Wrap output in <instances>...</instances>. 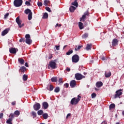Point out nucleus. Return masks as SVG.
I'll use <instances>...</instances> for the list:
<instances>
[{
    "label": "nucleus",
    "instance_id": "obj_1",
    "mask_svg": "<svg viewBox=\"0 0 124 124\" xmlns=\"http://www.w3.org/2000/svg\"><path fill=\"white\" fill-rule=\"evenodd\" d=\"M81 96H79V95L78 96L77 98L76 97L73 98L71 100V104H72V105H76V104H78V102L80 101V99H81Z\"/></svg>",
    "mask_w": 124,
    "mask_h": 124
},
{
    "label": "nucleus",
    "instance_id": "obj_2",
    "mask_svg": "<svg viewBox=\"0 0 124 124\" xmlns=\"http://www.w3.org/2000/svg\"><path fill=\"white\" fill-rule=\"evenodd\" d=\"M24 13L27 15H28V20L29 21H31V19H32V12H31V10L30 9H27L24 11Z\"/></svg>",
    "mask_w": 124,
    "mask_h": 124
},
{
    "label": "nucleus",
    "instance_id": "obj_3",
    "mask_svg": "<svg viewBox=\"0 0 124 124\" xmlns=\"http://www.w3.org/2000/svg\"><path fill=\"white\" fill-rule=\"evenodd\" d=\"M23 4V0H15L14 5L15 7H20Z\"/></svg>",
    "mask_w": 124,
    "mask_h": 124
},
{
    "label": "nucleus",
    "instance_id": "obj_4",
    "mask_svg": "<svg viewBox=\"0 0 124 124\" xmlns=\"http://www.w3.org/2000/svg\"><path fill=\"white\" fill-rule=\"evenodd\" d=\"M79 60L80 58L79 57V55L77 54L74 55L72 57V62H74L75 63H77V62H79Z\"/></svg>",
    "mask_w": 124,
    "mask_h": 124
},
{
    "label": "nucleus",
    "instance_id": "obj_5",
    "mask_svg": "<svg viewBox=\"0 0 124 124\" xmlns=\"http://www.w3.org/2000/svg\"><path fill=\"white\" fill-rule=\"evenodd\" d=\"M49 65L52 69H55V68L57 67L56 60L50 61L49 63Z\"/></svg>",
    "mask_w": 124,
    "mask_h": 124
},
{
    "label": "nucleus",
    "instance_id": "obj_6",
    "mask_svg": "<svg viewBox=\"0 0 124 124\" xmlns=\"http://www.w3.org/2000/svg\"><path fill=\"white\" fill-rule=\"evenodd\" d=\"M122 89H120L116 92V94L115 95L114 98H117L119 97L120 98V96L123 94V92H122Z\"/></svg>",
    "mask_w": 124,
    "mask_h": 124
},
{
    "label": "nucleus",
    "instance_id": "obj_7",
    "mask_svg": "<svg viewBox=\"0 0 124 124\" xmlns=\"http://www.w3.org/2000/svg\"><path fill=\"white\" fill-rule=\"evenodd\" d=\"M16 21L17 24L18 25L19 28H22V27H24V23L22 24V21L20 20V19L19 18V16H18L16 18Z\"/></svg>",
    "mask_w": 124,
    "mask_h": 124
},
{
    "label": "nucleus",
    "instance_id": "obj_8",
    "mask_svg": "<svg viewBox=\"0 0 124 124\" xmlns=\"http://www.w3.org/2000/svg\"><path fill=\"white\" fill-rule=\"evenodd\" d=\"M40 104L37 103L33 105V109L35 111H38L40 109Z\"/></svg>",
    "mask_w": 124,
    "mask_h": 124
},
{
    "label": "nucleus",
    "instance_id": "obj_9",
    "mask_svg": "<svg viewBox=\"0 0 124 124\" xmlns=\"http://www.w3.org/2000/svg\"><path fill=\"white\" fill-rule=\"evenodd\" d=\"M75 77L77 80H81L83 78V76L80 74L77 73L75 75Z\"/></svg>",
    "mask_w": 124,
    "mask_h": 124
},
{
    "label": "nucleus",
    "instance_id": "obj_10",
    "mask_svg": "<svg viewBox=\"0 0 124 124\" xmlns=\"http://www.w3.org/2000/svg\"><path fill=\"white\" fill-rule=\"evenodd\" d=\"M70 86L71 88H74L76 86V81L73 80L70 83Z\"/></svg>",
    "mask_w": 124,
    "mask_h": 124
},
{
    "label": "nucleus",
    "instance_id": "obj_11",
    "mask_svg": "<svg viewBox=\"0 0 124 124\" xmlns=\"http://www.w3.org/2000/svg\"><path fill=\"white\" fill-rule=\"evenodd\" d=\"M43 107H44V109H47L48 107H49V104L48 103L44 102L43 103Z\"/></svg>",
    "mask_w": 124,
    "mask_h": 124
},
{
    "label": "nucleus",
    "instance_id": "obj_12",
    "mask_svg": "<svg viewBox=\"0 0 124 124\" xmlns=\"http://www.w3.org/2000/svg\"><path fill=\"white\" fill-rule=\"evenodd\" d=\"M8 31H9V30L8 29H5L4 31H3L1 32V35L2 36H4L6 34H7L8 33Z\"/></svg>",
    "mask_w": 124,
    "mask_h": 124
},
{
    "label": "nucleus",
    "instance_id": "obj_13",
    "mask_svg": "<svg viewBox=\"0 0 124 124\" xmlns=\"http://www.w3.org/2000/svg\"><path fill=\"white\" fill-rule=\"evenodd\" d=\"M9 52L11 54H16V49L15 48H11L9 49Z\"/></svg>",
    "mask_w": 124,
    "mask_h": 124
},
{
    "label": "nucleus",
    "instance_id": "obj_14",
    "mask_svg": "<svg viewBox=\"0 0 124 124\" xmlns=\"http://www.w3.org/2000/svg\"><path fill=\"white\" fill-rule=\"evenodd\" d=\"M25 42L27 44H28V45H31L32 43V41L31 39H26Z\"/></svg>",
    "mask_w": 124,
    "mask_h": 124
},
{
    "label": "nucleus",
    "instance_id": "obj_15",
    "mask_svg": "<svg viewBox=\"0 0 124 124\" xmlns=\"http://www.w3.org/2000/svg\"><path fill=\"white\" fill-rule=\"evenodd\" d=\"M102 86H103V83H102V82L99 81V82H97L96 83V86L97 88H100V87H102Z\"/></svg>",
    "mask_w": 124,
    "mask_h": 124
},
{
    "label": "nucleus",
    "instance_id": "obj_16",
    "mask_svg": "<svg viewBox=\"0 0 124 124\" xmlns=\"http://www.w3.org/2000/svg\"><path fill=\"white\" fill-rule=\"evenodd\" d=\"M118 44V40L117 39H114L112 40V46H116Z\"/></svg>",
    "mask_w": 124,
    "mask_h": 124
},
{
    "label": "nucleus",
    "instance_id": "obj_17",
    "mask_svg": "<svg viewBox=\"0 0 124 124\" xmlns=\"http://www.w3.org/2000/svg\"><path fill=\"white\" fill-rule=\"evenodd\" d=\"M76 9V7H75L73 6H70L69 10L71 12H74V11H75Z\"/></svg>",
    "mask_w": 124,
    "mask_h": 124
},
{
    "label": "nucleus",
    "instance_id": "obj_18",
    "mask_svg": "<svg viewBox=\"0 0 124 124\" xmlns=\"http://www.w3.org/2000/svg\"><path fill=\"white\" fill-rule=\"evenodd\" d=\"M78 26L80 30H83V29H84V25L83 24V23L81 22H78Z\"/></svg>",
    "mask_w": 124,
    "mask_h": 124
},
{
    "label": "nucleus",
    "instance_id": "obj_19",
    "mask_svg": "<svg viewBox=\"0 0 124 124\" xmlns=\"http://www.w3.org/2000/svg\"><path fill=\"white\" fill-rule=\"evenodd\" d=\"M105 75L106 78H108V77H110V76H111V72H109L108 73L107 72H106L105 73Z\"/></svg>",
    "mask_w": 124,
    "mask_h": 124
},
{
    "label": "nucleus",
    "instance_id": "obj_20",
    "mask_svg": "<svg viewBox=\"0 0 124 124\" xmlns=\"http://www.w3.org/2000/svg\"><path fill=\"white\" fill-rule=\"evenodd\" d=\"M71 4L76 7H78V2H77V0H75L74 2H72Z\"/></svg>",
    "mask_w": 124,
    "mask_h": 124
},
{
    "label": "nucleus",
    "instance_id": "obj_21",
    "mask_svg": "<svg viewBox=\"0 0 124 124\" xmlns=\"http://www.w3.org/2000/svg\"><path fill=\"white\" fill-rule=\"evenodd\" d=\"M92 47V44H88L86 46V50L87 51H89V50H91V48Z\"/></svg>",
    "mask_w": 124,
    "mask_h": 124
},
{
    "label": "nucleus",
    "instance_id": "obj_22",
    "mask_svg": "<svg viewBox=\"0 0 124 124\" xmlns=\"http://www.w3.org/2000/svg\"><path fill=\"white\" fill-rule=\"evenodd\" d=\"M14 117H15L14 113H11L9 116L10 119L12 120V121H13V119H14Z\"/></svg>",
    "mask_w": 124,
    "mask_h": 124
},
{
    "label": "nucleus",
    "instance_id": "obj_23",
    "mask_svg": "<svg viewBox=\"0 0 124 124\" xmlns=\"http://www.w3.org/2000/svg\"><path fill=\"white\" fill-rule=\"evenodd\" d=\"M26 69H27V68H26L25 66H22L20 67V70H21V72H22V73H24V72H25V71H26Z\"/></svg>",
    "mask_w": 124,
    "mask_h": 124
},
{
    "label": "nucleus",
    "instance_id": "obj_24",
    "mask_svg": "<svg viewBox=\"0 0 124 124\" xmlns=\"http://www.w3.org/2000/svg\"><path fill=\"white\" fill-rule=\"evenodd\" d=\"M43 117L44 119H45V120H46L48 119V117H49V116L48 115L47 113H44L43 114Z\"/></svg>",
    "mask_w": 124,
    "mask_h": 124
},
{
    "label": "nucleus",
    "instance_id": "obj_25",
    "mask_svg": "<svg viewBox=\"0 0 124 124\" xmlns=\"http://www.w3.org/2000/svg\"><path fill=\"white\" fill-rule=\"evenodd\" d=\"M14 115H16V116L18 117L20 115V111H19V110H16L14 112Z\"/></svg>",
    "mask_w": 124,
    "mask_h": 124
},
{
    "label": "nucleus",
    "instance_id": "obj_26",
    "mask_svg": "<svg viewBox=\"0 0 124 124\" xmlns=\"http://www.w3.org/2000/svg\"><path fill=\"white\" fill-rule=\"evenodd\" d=\"M86 17H87L86 16H85L83 15L80 18V22H84V21H85V19Z\"/></svg>",
    "mask_w": 124,
    "mask_h": 124
},
{
    "label": "nucleus",
    "instance_id": "obj_27",
    "mask_svg": "<svg viewBox=\"0 0 124 124\" xmlns=\"http://www.w3.org/2000/svg\"><path fill=\"white\" fill-rule=\"evenodd\" d=\"M46 89L48 91H53V90H54V87L52 85H50L49 89V88H48V87H47Z\"/></svg>",
    "mask_w": 124,
    "mask_h": 124
},
{
    "label": "nucleus",
    "instance_id": "obj_28",
    "mask_svg": "<svg viewBox=\"0 0 124 124\" xmlns=\"http://www.w3.org/2000/svg\"><path fill=\"white\" fill-rule=\"evenodd\" d=\"M27 80H28V76L24 74L23 76V81H27Z\"/></svg>",
    "mask_w": 124,
    "mask_h": 124
},
{
    "label": "nucleus",
    "instance_id": "obj_29",
    "mask_svg": "<svg viewBox=\"0 0 124 124\" xmlns=\"http://www.w3.org/2000/svg\"><path fill=\"white\" fill-rule=\"evenodd\" d=\"M42 18L43 19H47L48 18V14L47 13H45Z\"/></svg>",
    "mask_w": 124,
    "mask_h": 124
},
{
    "label": "nucleus",
    "instance_id": "obj_30",
    "mask_svg": "<svg viewBox=\"0 0 124 124\" xmlns=\"http://www.w3.org/2000/svg\"><path fill=\"white\" fill-rule=\"evenodd\" d=\"M89 36V34L88 33H85L82 35V38H87Z\"/></svg>",
    "mask_w": 124,
    "mask_h": 124
},
{
    "label": "nucleus",
    "instance_id": "obj_31",
    "mask_svg": "<svg viewBox=\"0 0 124 124\" xmlns=\"http://www.w3.org/2000/svg\"><path fill=\"white\" fill-rule=\"evenodd\" d=\"M6 124H12V119H8L6 121Z\"/></svg>",
    "mask_w": 124,
    "mask_h": 124
},
{
    "label": "nucleus",
    "instance_id": "obj_32",
    "mask_svg": "<svg viewBox=\"0 0 124 124\" xmlns=\"http://www.w3.org/2000/svg\"><path fill=\"white\" fill-rule=\"evenodd\" d=\"M72 53H73V50H69V51L66 53V55H67V56H69V55H71V54H72Z\"/></svg>",
    "mask_w": 124,
    "mask_h": 124
},
{
    "label": "nucleus",
    "instance_id": "obj_33",
    "mask_svg": "<svg viewBox=\"0 0 124 124\" xmlns=\"http://www.w3.org/2000/svg\"><path fill=\"white\" fill-rule=\"evenodd\" d=\"M37 114L39 116H41V115L43 114V110H38L37 112Z\"/></svg>",
    "mask_w": 124,
    "mask_h": 124
},
{
    "label": "nucleus",
    "instance_id": "obj_34",
    "mask_svg": "<svg viewBox=\"0 0 124 124\" xmlns=\"http://www.w3.org/2000/svg\"><path fill=\"white\" fill-rule=\"evenodd\" d=\"M18 62H20V63H21V64H24V63H25V60H24V59H18Z\"/></svg>",
    "mask_w": 124,
    "mask_h": 124
},
{
    "label": "nucleus",
    "instance_id": "obj_35",
    "mask_svg": "<svg viewBox=\"0 0 124 124\" xmlns=\"http://www.w3.org/2000/svg\"><path fill=\"white\" fill-rule=\"evenodd\" d=\"M115 107V106L114 104H111V105H109V109H114Z\"/></svg>",
    "mask_w": 124,
    "mask_h": 124
},
{
    "label": "nucleus",
    "instance_id": "obj_36",
    "mask_svg": "<svg viewBox=\"0 0 124 124\" xmlns=\"http://www.w3.org/2000/svg\"><path fill=\"white\" fill-rule=\"evenodd\" d=\"M57 79H58V78H57V77H54V78H51L52 82H57Z\"/></svg>",
    "mask_w": 124,
    "mask_h": 124
},
{
    "label": "nucleus",
    "instance_id": "obj_37",
    "mask_svg": "<svg viewBox=\"0 0 124 124\" xmlns=\"http://www.w3.org/2000/svg\"><path fill=\"white\" fill-rule=\"evenodd\" d=\"M55 93H59L60 92V87H56L54 90Z\"/></svg>",
    "mask_w": 124,
    "mask_h": 124
},
{
    "label": "nucleus",
    "instance_id": "obj_38",
    "mask_svg": "<svg viewBox=\"0 0 124 124\" xmlns=\"http://www.w3.org/2000/svg\"><path fill=\"white\" fill-rule=\"evenodd\" d=\"M31 114H32V116H33L34 119V118H36V113L35 112L32 111Z\"/></svg>",
    "mask_w": 124,
    "mask_h": 124
},
{
    "label": "nucleus",
    "instance_id": "obj_39",
    "mask_svg": "<svg viewBox=\"0 0 124 124\" xmlns=\"http://www.w3.org/2000/svg\"><path fill=\"white\" fill-rule=\"evenodd\" d=\"M31 1H26L25 2V4L26 5H27V6H31Z\"/></svg>",
    "mask_w": 124,
    "mask_h": 124
},
{
    "label": "nucleus",
    "instance_id": "obj_40",
    "mask_svg": "<svg viewBox=\"0 0 124 124\" xmlns=\"http://www.w3.org/2000/svg\"><path fill=\"white\" fill-rule=\"evenodd\" d=\"M25 38L26 39H31V35L30 34H27L25 35Z\"/></svg>",
    "mask_w": 124,
    "mask_h": 124
},
{
    "label": "nucleus",
    "instance_id": "obj_41",
    "mask_svg": "<svg viewBox=\"0 0 124 124\" xmlns=\"http://www.w3.org/2000/svg\"><path fill=\"white\" fill-rule=\"evenodd\" d=\"M44 5H45L46 6H47V5H48V0H44Z\"/></svg>",
    "mask_w": 124,
    "mask_h": 124
},
{
    "label": "nucleus",
    "instance_id": "obj_42",
    "mask_svg": "<svg viewBox=\"0 0 124 124\" xmlns=\"http://www.w3.org/2000/svg\"><path fill=\"white\" fill-rule=\"evenodd\" d=\"M46 9L48 12H52V11H51V9H50V8H49V7H46Z\"/></svg>",
    "mask_w": 124,
    "mask_h": 124
},
{
    "label": "nucleus",
    "instance_id": "obj_43",
    "mask_svg": "<svg viewBox=\"0 0 124 124\" xmlns=\"http://www.w3.org/2000/svg\"><path fill=\"white\" fill-rule=\"evenodd\" d=\"M82 46H79L78 48H75V51H78V50H80V48H81Z\"/></svg>",
    "mask_w": 124,
    "mask_h": 124
},
{
    "label": "nucleus",
    "instance_id": "obj_44",
    "mask_svg": "<svg viewBox=\"0 0 124 124\" xmlns=\"http://www.w3.org/2000/svg\"><path fill=\"white\" fill-rule=\"evenodd\" d=\"M91 96L92 98H94V97L96 96V94H95V93H93L92 94Z\"/></svg>",
    "mask_w": 124,
    "mask_h": 124
},
{
    "label": "nucleus",
    "instance_id": "obj_45",
    "mask_svg": "<svg viewBox=\"0 0 124 124\" xmlns=\"http://www.w3.org/2000/svg\"><path fill=\"white\" fill-rule=\"evenodd\" d=\"M25 41H26L25 38H22L19 40V42H25Z\"/></svg>",
    "mask_w": 124,
    "mask_h": 124
},
{
    "label": "nucleus",
    "instance_id": "obj_46",
    "mask_svg": "<svg viewBox=\"0 0 124 124\" xmlns=\"http://www.w3.org/2000/svg\"><path fill=\"white\" fill-rule=\"evenodd\" d=\"M38 6L40 7L43 5L42 2H38L37 3Z\"/></svg>",
    "mask_w": 124,
    "mask_h": 124
},
{
    "label": "nucleus",
    "instance_id": "obj_47",
    "mask_svg": "<svg viewBox=\"0 0 124 124\" xmlns=\"http://www.w3.org/2000/svg\"><path fill=\"white\" fill-rule=\"evenodd\" d=\"M59 82L60 83V84H62V78H59Z\"/></svg>",
    "mask_w": 124,
    "mask_h": 124
},
{
    "label": "nucleus",
    "instance_id": "obj_48",
    "mask_svg": "<svg viewBox=\"0 0 124 124\" xmlns=\"http://www.w3.org/2000/svg\"><path fill=\"white\" fill-rule=\"evenodd\" d=\"M55 48L57 51H59V50H60V46H55Z\"/></svg>",
    "mask_w": 124,
    "mask_h": 124
},
{
    "label": "nucleus",
    "instance_id": "obj_49",
    "mask_svg": "<svg viewBox=\"0 0 124 124\" xmlns=\"http://www.w3.org/2000/svg\"><path fill=\"white\" fill-rule=\"evenodd\" d=\"M9 16V13H6L5 15H4V18H7V16Z\"/></svg>",
    "mask_w": 124,
    "mask_h": 124
},
{
    "label": "nucleus",
    "instance_id": "obj_50",
    "mask_svg": "<svg viewBox=\"0 0 124 124\" xmlns=\"http://www.w3.org/2000/svg\"><path fill=\"white\" fill-rule=\"evenodd\" d=\"M89 15V13L88 12H86L85 13H84L83 16H85L86 17V16H88Z\"/></svg>",
    "mask_w": 124,
    "mask_h": 124
},
{
    "label": "nucleus",
    "instance_id": "obj_51",
    "mask_svg": "<svg viewBox=\"0 0 124 124\" xmlns=\"http://www.w3.org/2000/svg\"><path fill=\"white\" fill-rule=\"evenodd\" d=\"M59 27V28H60V27H62V25L61 24H59V23H57L56 26H55V27Z\"/></svg>",
    "mask_w": 124,
    "mask_h": 124
},
{
    "label": "nucleus",
    "instance_id": "obj_52",
    "mask_svg": "<svg viewBox=\"0 0 124 124\" xmlns=\"http://www.w3.org/2000/svg\"><path fill=\"white\" fill-rule=\"evenodd\" d=\"M64 87H65V88H68L69 86V84H68V83H65L64 84Z\"/></svg>",
    "mask_w": 124,
    "mask_h": 124
},
{
    "label": "nucleus",
    "instance_id": "obj_53",
    "mask_svg": "<svg viewBox=\"0 0 124 124\" xmlns=\"http://www.w3.org/2000/svg\"><path fill=\"white\" fill-rule=\"evenodd\" d=\"M3 118V114L2 113H0V119Z\"/></svg>",
    "mask_w": 124,
    "mask_h": 124
},
{
    "label": "nucleus",
    "instance_id": "obj_54",
    "mask_svg": "<svg viewBox=\"0 0 124 124\" xmlns=\"http://www.w3.org/2000/svg\"><path fill=\"white\" fill-rule=\"evenodd\" d=\"M66 70L69 72V71H70V68L67 67Z\"/></svg>",
    "mask_w": 124,
    "mask_h": 124
},
{
    "label": "nucleus",
    "instance_id": "obj_55",
    "mask_svg": "<svg viewBox=\"0 0 124 124\" xmlns=\"http://www.w3.org/2000/svg\"><path fill=\"white\" fill-rule=\"evenodd\" d=\"M16 104V101H14L12 102V105H15Z\"/></svg>",
    "mask_w": 124,
    "mask_h": 124
},
{
    "label": "nucleus",
    "instance_id": "obj_56",
    "mask_svg": "<svg viewBox=\"0 0 124 124\" xmlns=\"http://www.w3.org/2000/svg\"><path fill=\"white\" fill-rule=\"evenodd\" d=\"M101 60L102 61H105V60H106V59H105V57H102V58H101Z\"/></svg>",
    "mask_w": 124,
    "mask_h": 124
},
{
    "label": "nucleus",
    "instance_id": "obj_57",
    "mask_svg": "<svg viewBox=\"0 0 124 124\" xmlns=\"http://www.w3.org/2000/svg\"><path fill=\"white\" fill-rule=\"evenodd\" d=\"M70 113H68L67 116H66V118L67 119V118H68V117H70Z\"/></svg>",
    "mask_w": 124,
    "mask_h": 124
},
{
    "label": "nucleus",
    "instance_id": "obj_58",
    "mask_svg": "<svg viewBox=\"0 0 124 124\" xmlns=\"http://www.w3.org/2000/svg\"><path fill=\"white\" fill-rule=\"evenodd\" d=\"M25 66H26V67H29V65L28 64V63L27 62H26L25 63Z\"/></svg>",
    "mask_w": 124,
    "mask_h": 124
},
{
    "label": "nucleus",
    "instance_id": "obj_59",
    "mask_svg": "<svg viewBox=\"0 0 124 124\" xmlns=\"http://www.w3.org/2000/svg\"><path fill=\"white\" fill-rule=\"evenodd\" d=\"M102 124H107V122L106 121H104L102 123Z\"/></svg>",
    "mask_w": 124,
    "mask_h": 124
},
{
    "label": "nucleus",
    "instance_id": "obj_60",
    "mask_svg": "<svg viewBox=\"0 0 124 124\" xmlns=\"http://www.w3.org/2000/svg\"><path fill=\"white\" fill-rule=\"evenodd\" d=\"M67 46V45H65V46H64L63 47V49H64V48Z\"/></svg>",
    "mask_w": 124,
    "mask_h": 124
},
{
    "label": "nucleus",
    "instance_id": "obj_61",
    "mask_svg": "<svg viewBox=\"0 0 124 124\" xmlns=\"http://www.w3.org/2000/svg\"><path fill=\"white\" fill-rule=\"evenodd\" d=\"M90 62H92V63H93V60L90 61Z\"/></svg>",
    "mask_w": 124,
    "mask_h": 124
},
{
    "label": "nucleus",
    "instance_id": "obj_62",
    "mask_svg": "<svg viewBox=\"0 0 124 124\" xmlns=\"http://www.w3.org/2000/svg\"><path fill=\"white\" fill-rule=\"evenodd\" d=\"M49 60H51L52 59V57L49 58Z\"/></svg>",
    "mask_w": 124,
    "mask_h": 124
},
{
    "label": "nucleus",
    "instance_id": "obj_63",
    "mask_svg": "<svg viewBox=\"0 0 124 124\" xmlns=\"http://www.w3.org/2000/svg\"><path fill=\"white\" fill-rule=\"evenodd\" d=\"M84 75H86V74H87V73H84Z\"/></svg>",
    "mask_w": 124,
    "mask_h": 124
},
{
    "label": "nucleus",
    "instance_id": "obj_64",
    "mask_svg": "<svg viewBox=\"0 0 124 124\" xmlns=\"http://www.w3.org/2000/svg\"><path fill=\"white\" fill-rule=\"evenodd\" d=\"M29 1H31V0H28Z\"/></svg>",
    "mask_w": 124,
    "mask_h": 124
}]
</instances>
